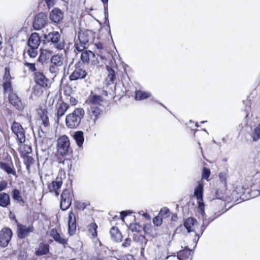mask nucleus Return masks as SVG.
I'll return each instance as SVG.
<instances>
[{
    "mask_svg": "<svg viewBox=\"0 0 260 260\" xmlns=\"http://www.w3.org/2000/svg\"><path fill=\"white\" fill-rule=\"evenodd\" d=\"M131 241V239L129 238H126L122 243V246L123 247H128L130 246Z\"/></svg>",
    "mask_w": 260,
    "mask_h": 260,
    "instance_id": "49",
    "label": "nucleus"
},
{
    "mask_svg": "<svg viewBox=\"0 0 260 260\" xmlns=\"http://www.w3.org/2000/svg\"><path fill=\"white\" fill-rule=\"evenodd\" d=\"M129 228L132 232L139 233L142 231V226L137 223H131Z\"/></svg>",
    "mask_w": 260,
    "mask_h": 260,
    "instance_id": "37",
    "label": "nucleus"
},
{
    "mask_svg": "<svg viewBox=\"0 0 260 260\" xmlns=\"http://www.w3.org/2000/svg\"><path fill=\"white\" fill-rule=\"evenodd\" d=\"M63 57L62 55L55 54L51 56L50 63L49 66V72L53 78L56 77L61 70H65L63 66Z\"/></svg>",
    "mask_w": 260,
    "mask_h": 260,
    "instance_id": "4",
    "label": "nucleus"
},
{
    "mask_svg": "<svg viewBox=\"0 0 260 260\" xmlns=\"http://www.w3.org/2000/svg\"><path fill=\"white\" fill-rule=\"evenodd\" d=\"M85 111L83 108H76L72 113L66 117V125L71 129L77 128L81 124L82 119L84 118Z\"/></svg>",
    "mask_w": 260,
    "mask_h": 260,
    "instance_id": "1",
    "label": "nucleus"
},
{
    "mask_svg": "<svg viewBox=\"0 0 260 260\" xmlns=\"http://www.w3.org/2000/svg\"><path fill=\"white\" fill-rule=\"evenodd\" d=\"M10 218L12 220H13L15 223L17 224V226L18 225V223H19L18 221V220L16 219V216L13 214V215L10 216Z\"/></svg>",
    "mask_w": 260,
    "mask_h": 260,
    "instance_id": "61",
    "label": "nucleus"
},
{
    "mask_svg": "<svg viewBox=\"0 0 260 260\" xmlns=\"http://www.w3.org/2000/svg\"><path fill=\"white\" fill-rule=\"evenodd\" d=\"M70 103H71V104L73 105H75L76 104V100L74 98H71L70 99Z\"/></svg>",
    "mask_w": 260,
    "mask_h": 260,
    "instance_id": "62",
    "label": "nucleus"
},
{
    "mask_svg": "<svg viewBox=\"0 0 260 260\" xmlns=\"http://www.w3.org/2000/svg\"><path fill=\"white\" fill-rule=\"evenodd\" d=\"M43 38L44 43H50L58 50H61L64 48V40L61 39L60 34L57 31H52L47 34H43Z\"/></svg>",
    "mask_w": 260,
    "mask_h": 260,
    "instance_id": "3",
    "label": "nucleus"
},
{
    "mask_svg": "<svg viewBox=\"0 0 260 260\" xmlns=\"http://www.w3.org/2000/svg\"><path fill=\"white\" fill-rule=\"evenodd\" d=\"M87 73L85 70L77 68L70 75L69 79L71 81H76L79 79H85Z\"/></svg>",
    "mask_w": 260,
    "mask_h": 260,
    "instance_id": "17",
    "label": "nucleus"
},
{
    "mask_svg": "<svg viewBox=\"0 0 260 260\" xmlns=\"http://www.w3.org/2000/svg\"><path fill=\"white\" fill-rule=\"evenodd\" d=\"M169 213V209L167 207H164L160 210L159 215L161 217L165 218L168 216Z\"/></svg>",
    "mask_w": 260,
    "mask_h": 260,
    "instance_id": "42",
    "label": "nucleus"
},
{
    "mask_svg": "<svg viewBox=\"0 0 260 260\" xmlns=\"http://www.w3.org/2000/svg\"><path fill=\"white\" fill-rule=\"evenodd\" d=\"M9 101L10 103L17 109L22 110L23 109V106L20 98L14 92H12L9 94Z\"/></svg>",
    "mask_w": 260,
    "mask_h": 260,
    "instance_id": "16",
    "label": "nucleus"
},
{
    "mask_svg": "<svg viewBox=\"0 0 260 260\" xmlns=\"http://www.w3.org/2000/svg\"><path fill=\"white\" fill-rule=\"evenodd\" d=\"M252 138L254 141H256L260 138V123L255 128Z\"/></svg>",
    "mask_w": 260,
    "mask_h": 260,
    "instance_id": "36",
    "label": "nucleus"
},
{
    "mask_svg": "<svg viewBox=\"0 0 260 260\" xmlns=\"http://www.w3.org/2000/svg\"><path fill=\"white\" fill-rule=\"evenodd\" d=\"M210 175V170L209 169L204 167L203 169V172H202V178L206 179V180H208V178L209 177Z\"/></svg>",
    "mask_w": 260,
    "mask_h": 260,
    "instance_id": "43",
    "label": "nucleus"
},
{
    "mask_svg": "<svg viewBox=\"0 0 260 260\" xmlns=\"http://www.w3.org/2000/svg\"><path fill=\"white\" fill-rule=\"evenodd\" d=\"M13 133L16 137L19 144H22L25 142V132L22 125L18 122L14 121L11 126Z\"/></svg>",
    "mask_w": 260,
    "mask_h": 260,
    "instance_id": "5",
    "label": "nucleus"
},
{
    "mask_svg": "<svg viewBox=\"0 0 260 260\" xmlns=\"http://www.w3.org/2000/svg\"><path fill=\"white\" fill-rule=\"evenodd\" d=\"M63 18V13L58 8H54L50 12L49 19L55 23L59 24Z\"/></svg>",
    "mask_w": 260,
    "mask_h": 260,
    "instance_id": "13",
    "label": "nucleus"
},
{
    "mask_svg": "<svg viewBox=\"0 0 260 260\" xmlns=\"http://www.w3.org/2000/svg\"><path fill=\"white\" fill-rule=\"evenodd\" d=\"M41 119L42 121V124L45 127H47L49 125V118L47 115V114L45 113L44 112H43L42 114L41 115Z\"/></svg>",
    "mask_w": 260,
    "mask_h": 260,
    "instance_id": "40",
    "label": "nucleus"
},
{
    "mask_svg": "<svg viewBox=\"0 0 260 260\" xmlns=\"http://www.w3.org/2000/svg\"><path fill=\"white\" fill-rule=\"evenodd\" d=\"M7 162L0 161V168L8 174L15 175L16 172L14 168L13 163L10 156L7 157Z\"/></svg>",
    "mask_w": 260,
    "mask_h": 260,
    "instance_id": "12",
    "label": "nucleus"
},
{
    "mask_svg": "<svg viewBox=\"0 0 260 260\" xmlns=\"http://www.w3.org/2000/svg\"><path fill=\"white\" fill-rule=\"evenodd\" d=\"M34 159L31 156L27 155L24 157V164L27 170L29 169L30 166L34 164Z\"/></svg>",
    "mask_w": 260,
    "mask_h": 260,
    "instance_id": "41",
    "label": "nucleus"
},
{
    "mask_svg": "<svg viewBox=\"0 0 260 260\" xmlns=\"http://www.w3.org/2000/svg\"><path fill=\"white\" fill-rule=\"evenodd\" d=\"M192 253V250L187 246H186L183 250H180L178 252V258L180 260H185L191 255Z\"/></svg>",
    "mask_w": 260,
    "mask_h": 260,
    "instance_id": "29",
    "label": "nucleus"
},
{
    "mask_svg": "<svg viewBox=\"0 0 260 260\" xmlns=\"http://www.w3.org/2000/svg\"><path fill=\"white\" fill-rule=\"evenodd\" d=\"M62 184V181L61 179H57L55 181H53L48 186V189L50 192H53L55 193L56 197H58L59 192L58 189L61 187Z\"/></svg>",
    "mask_w": 260,
    "mask_h": 260,
    "instance_id": "20",
    "label": "nucleus"
},
{
    "mask_svg": "<svg viewBox=\"0 0 260 260\" xmlns=\"http://www.w3.org/2000/svg\"><path fill=\"white\" fill-rule=\"evenodd\" d=\"M8 183L5 180H3L0 182V192L4 190L7 186Z\"/></svg>",
    "mask_w": 260,
    "mask_h": 260,
    "instance_id": "51",
    "label": "nucleus"
},
{
    "mask_svg": "<svg viewBox=\"0 0 260 260\" xmlns=\"http://www.w3.org/2000/svg\"><path fill=\"white\" fill-rule=\"evenodd\" d=\"M35 250V253L37 256L46 255L49 252V245L47 243L42 242Z\"/></svg>",
    "mask_w": 260,
    "mask_h": 260,
    "instance_id": "21",
    "label": "nucleus"
},
{
    "mask_svg": "<svg viewBox=\"0 0 260 260\" xmlns=\"http://www.w3.org/2000/svg\"><path fill=\"white\" fill-rule=\"evenodd\" d=\"M224 211H222L221 213L220 214H217L216 212H215L214 213V217H210L208 219V222H211L212 221H213L215 218H216L217 217H218L220 215H221V214H222L223 213H224Z\"/></svg>",
    "mask_w": 260,
    "mask_h": 260,
    "instance_id": "56",
    "label": "nucleus"
},
{
    "mask_svg": "<svg viewBox=\"0 0 260 260\" xmlns=\"http://www.w3.org/2000/svg\"><path fill=\"white\" fill-rule=\"evenodd\" d=\"M151 100L154 101L156 103L160 104L162 107H164V108H166V107L165 105H164L162 103H161L160 102H159L158 101H157L156 100H155L154 99H151Z\"/></svg>",
    "mask_w": 260,
    "mask_h": 260,
    "instance_id": "63",
    "label": "nucleus"
},
{
    "mask_svg": "<svg viewBox=\"0 0 260 260\" xmlns=\"http://www.w3.org/2000/svg\"><path fill=\"white\" fill-rule=\"evenodd\" d=\"M151 97V94L149 92L141 90H137L135 93V99L136 100H143Z\"/></svg>",
    "mask_w": 260,
    "mask_h": 260,
    "instance_id": "33",
    "label": "nucleus"
},
{
    "mask_svg": "<svg viewBox=\"0 0 260 260\" xmlns=\"http://www.w3.org/2000/svg\"><path fill=\"white\" fill-rule=\"evenodd\" d=\"M219 178L220 179L221 182L223 184L224 186L226 185V178L224 177V176H222L221 174L219 175Z\"/></svg>",
    "mask_w": 260,
    "mask_h": 260,
    "instance_id": "59",
    "label": "nucleus"
},
{
    "mask_svg": "<svg viewBox=\"0 0 260 260\" xmlns=\"http://www.w3.org/2000/svg\"><path fill=\"white\" fill-rule=\"evenodd\" d=\"M194 195L197 198L198 208L200 214L204 217L205 215V205L203 202V185L199 184L194 189Z\"/></svg>",
    "mask_w": 260,
    "mask_h": 260,
    "instance_id": "7",
    "label": "nucleus"
},
{
    "mask_svg": "<svg viewBox=\"0 0 260 260\" xmlns=\"http://www.w3.org/2000/svg\"><path fill=\"white\" fill-rule=\"evenodd\" d=\"M103 101V97L101 95L94 94L90 96L88 98V103L90 107H99L101 106V102Z\"/></svg>",
    "mask_w": 260,
    "mask_h": 260,
    "instance_id": "24",
    "label": "nucleus"
},
{
    "mask_svg": "<svg viewBox=\"0 0 260 260\" xmlns=\"http://www.w3.org/2000/svg\"><path fill=\"white\" fill-rule=\"evenodd\" d=\"M76 228V220L75 215L72 211H70L68 217V231L70 235L74 234Z\"/></svg>",
    "mask_w": 260,
    "mask_h": 260,
    "instance_id": "18",
    "label": "nucleus"
},
{
    "mask_svg": "<svg viewBox=\"0 0 260 260\" xmlns=\"http://www.w3.org/2000/svg\"><path fill=\"white\" fill-rule=\"evenodd\" d=\"M77 206L78 209H82L83 210L85 209L86 207V205H85V203H78L77 204Z\"/></svg>",
    "mask_w": 260,
    "mask_h": 260,
    "instance_id": "57",
    "label": "nucleus"
},
{
    "mask_svg": "<svg viewBox=\"0 0 260 260\" xmlns=\"http://www.w3.org/2000/svg\"><path fill=\"white\" fill-rule=\"evenodd\" d=\"M119 260H135L134 256L130 254H125L120 257Z\"/></svg>",
    "mask_w": 260,
    "mask_h": 260,
    "instance_id": "48",
    "label": "nucleus"
},
{
    "mask_svg": "<svg viewBox=\"0 0 260 260\" xmlns=\"http://www.w3.org/2000/svg\"><path fill=\"white\" fill-rule=\"evenodd\" d=\"M102 114L103 110L99 107H90L88 108V115L94 124L96 123Z\"/></svg>",
    "mask_w": 260,
    "mask_h": 260,
    "instance_id": "15",
    "label": "nucleus"
},
{
    "mask_svg": "<svg viewBox=\"0 0 260 260\" xmlns=\"http://www.w3.org/2000/svg\"><path fill=\"white\" fill-rule=\"evenodd\" d=\"M38 48L28 47L27 50V52L30 57L35 58L38 55Z\"/></svg>",
    "mask_w": 260,
    "mask_h": 260,
    "instance_id": "39",
    "label": "nucleus"
},
{
    "mask_svg": "<svg viewBox=\"0 0 260 260\" xmlns=\"http://www.w3.org/2000/svg\"><path fill=\"white\" fill-rule=\"evenodd\" d=\"M153 222L155 225L158 226L162 224V220L159 216H157L153 218Z\"/></svg>",
    "mask_w": 260,
    "mask_h": 260,
    "instance_id": "46",
    "label": "nucleus"
},
{
    "mask_svg": "<svg viewBox=\"0 0 260 260\" xmlns=\"http://www.w3.org/2000/svg\"><path fill=\"white\" fill-rule=\"evenodd\" d=\"M106 68L108 72V76L106 79L107 85H110L113 84L115 80L116 76L114 70L111 67L106 65Z\"/></svg>",
    "mask_w": 260,
    "mask_h": 260,
    "instance_id": "26",
    "label": "nucleus"
},
{
    "mask_svg": "<svg viewBox=\"0 0 260 260\" xmlns=\"http://www.w3.org/2000/svg\"><path fill=\"white\" fill-rule=\"evenodd\" d=\"M75 49L78 52H82L86 48V44H82V42H79V43L77 41L75 42L74 45Z\"/></svg>",
    "mask_w": 260,
    "mask_h": 260,
    "instance_id": "38",
    "label": "nucleus"
},
{
    "mask_svg": "<svg viewBox=\"0 0 260 260\" xmlns=\"http://www.w3.org/2000/svg\"><path fill=\"white\" fill-rule=\"evenodd\" d=\"M210 222H206V220L204 219L203 221V224L201 226V230L200 233H195V238L193 239V243H195V245L194 246V248L196 247L197 244L198 243V241H199V239L200 237V236L203 234L204 231L207 228V226L209 224Z\"/></svg>",
    "mask_w": 260,
    "mask_h": 260,
    "instance_id": "31",
    "label": "nucleus"
},
{
    "mask_svg": "<svg viewBox=\"0 0 260 260\" xmlns=\"http://www.w3.org/2000/svg\"><path fill=\"white\" fill-rule=\"evenodd\" d=\"M34 79L36 83L43 87H47L49 85V80L44 74L41 72H36L34 74Z\"/></svg>",
    "mask_w": 260,
    "mask_h": 260,
    "instance_id": "14",
    "label": "nucleus"
},
{
    "mask_svg": "<svg viewBox=\"0 0 260 260\" xmlns=\"http://www.w3.org/2000/svg\"><path fill=\"white\" fill-rule=\"evenodd\" d=\"M92 32L89 30L78 32V38L79 42H82L83 44H87L89 41Z\"/></svg>",
    "mask_w": 260,
    "mask_h": 260,
    "instance_id": "23",
    "label": "nucleus"
},
{
    "mask_svg": "<svg viewBox=\"0 0 260 260\" xmlns=\"http://www.w3.org/2000/svg\"><path fill=\"white\" fill-rule=\"evenodd\" d=\"M133 212L131 210H125L122 211L120 212V217L121 219L123 220L125 217L126 216L131 214Z\"/></svg>",
    "mask_w": 260,
    "mask_h": 260,
    "instance_id": "47",
    "label": "nucleus"
},
{
    "mask_svg": "<svg viewBox=\"0 0 260 260\" xmlns=\"http://www.w3.org/2000/svg\"><path fill=\"white\" fill-rule=\"evenodd\" d=\"M69 104L63 102L59 104L57 109V112L55 114L57 123L59 122L60 118L64 115L68 109L69 108Z\"/></svg>",
    "mask_w": 260,
    "mask_h": 260,
    "instance_id": "22",
    "label": "nucleus"
},
{
    "mask_svg": "<svg viewBox=\"0 0 260 260\" xmlns=\"http://www.w3.org/2000/svg\"><path fill=\"white\" fill-rule=\"evenodd\" d=\"M151 225L149 224H145L143 226H142V230H143L145 234H149V228H150Z\"/></svg>",
    "mask_w": 260,
    "mask_h": 260,
    "instance_id": "54",
    "label": "nucleus"
},
{
    "mask_svg": "<svg viewBox=\"0 0 260 260\" xmlns=\"http://www.w3.org/2000/svg\"><path fill=\"white\" fill-rule=\"evenodd\" d=\"M48 22L47 15L44 13L38 14L34 20L33 27L36 30H40L47 24Z\"/></svg>",
    "mask_w": 260,
    "mask_h": 260,
    "instance_id": "10",
    "label": "nucleus"
},
{
    "mask_svg": "<svg viewBox=\"0 0 260 260\" xmlns=\"http://www.w3.org/2000/svg\"><path fill=\"white\" fill-rule=\"evenodd\" d=\"M73 137L77 146L82 147L84 141V133L81 131H76L74 133Z\"/></svg>",
    "mask_w": 260,
    "mask_h": 260,
    "instance_id": "28",
    "label": "nucleus"
},
{
    "mask_svg": "<svg viewBox=\"0 0 260 260\" xmlns=\"http://www.w3.org/2000/svg\"><path fill=\"white\" fill-rule=\"evenodd\" d=\"M250 188L244 189L240 198L243 200H247L256 198L260 195V172H257L253 176Z\"/></svg>",
    "mask_w": 260,
    "mask_h": 260,
    "instance_id": "2",
    "label": "nucleus"
},
{
    "mask_svg": "<svg viewBox=\"0 0 260 260\" xmlns=\"http://www.w3.org/2000/svg\"><path fill=\"white\" fill-rule=\"evenodd\" d=\"M72 193V191L68 189H64L61 193L60 207L62 211L67 210L71 206L73 196Z\"/></svg>",
    "mask_w": 260,
    "mask_h": 260,
    "instance_id": "6",
    "label": "nucleus"
},
{
    "mask_svg": "<svg viewBox=\"0 0 260 260\" xmlns=\"http://www.w3.org/2000/svg\"><path fill=\"white\" fill-rule=\"evenodd\" d=\"M104 4V14L108 13V2H103Z\"/></svg>",
    "mask_w": 260,
    "mask_h": 260,
    "instance_id": "60",
    "label": "nucleus"
},
{
    "mask_svg": "<svg viewBox=\"0 0 260 260\" xmlns=\"http://www.w3.org/2000/svg\"><path fill=\"white\" fill-rule=\"evenodd\" d=\"M48 8L50 9L51 7H53L55 3L57 0H44Z\"/></svg>",
    "mask_w": 260,
    "mask_h": 260,
    "instance_id": "50",
    "label": "nucleus"
},
{
    "mask_svg": "<svg viewBox=\"0 0 260 260\" xmlns=\"http://www.w3.org/2000/svg\"><path fill=\"white\" fill-rule=\"evenodd\" d=\"M143 216L148 219H150V215L147 213H144L143 214Z\"/></svg>",
    "mask_w": 260,
    "mask_h": 260,
    "instance_id": "64",
    "label": "nucleus"
},
{
    "mask_svg": "<svg viewBox=\"0 0 260 260\" xmlns=\"http://www.w3.org/2000/svg\"><path fill=\"white\" fill-rule=\"evenodd\" d=\"M5 77L7 78L10 77V69L9 67L5 68Z\"/></svg>",
    "mask_w": 260,
    "mask_h": 260,
    "instance_id": "58",
    "label": "nucleus"
},
{
    "mask_svg": "<svg viewBox=\"0 0 260 260\" xmlns=\"http://www.w3.org/2000/svg\"><path fill=\"white\" fill-rule=\"evenodd\" d=\"M110 234L111 239L117 242H120L122 240V236L117 227L113 226L110 231Z\"/></svg>",
    "mask_w": 260,
    "mask_h": 260,
    "instance_id": "25",
    "label": "nucleus"
},
{
    "mask_svg": "<svg viewBox=\"0 0 260 260\" xmlns=\"http://www.w3.org/2000/svg\"><path fill=\"white\" fill-rule=\"evenodd\" d=\"M4 91L5 93H11L13 92L12 85L11 82L10 81L4 82L3 84Z\"/></svg>",
    "mask_w": 260,
    "mask_h": 260,
    "instance_id": "35",
    "label": "nucleus"
},
{
    "mask_svg": "<svg viewBox=\"0 0 260 260\" xmlns=\"http://www.w3.org/2000/svg\"><path fill=\"white\" fill-rule=\"evenodd\" d=\"M98 228V226L95 223H92L90 224V230L91 229H93L94 230V233L93 234V236L94 235V234L96 235H97V232H96V229Z\"/></svg>",
    "mask_w": 260,
    "mask_h": 260,
    "instance_id": "55",
    "label": "nucleus"
},
{
    "mask_svg": "<svg viewBox=\"0 0 260 260\" xmlns=\"http://www.w3.org/2000/svg\"><path fill=\"white\" fill-rule=\"evenodd\" d=\"M24 64L25 66L27 67L30 71L35 72L36 71L35 63H30L26 61L24 62Z\"/></svg>",
    "mask_w": 260,
    "mask_h": 260,
    "instance_id": "45",
    "label": "nucleus"
},
{
    "mask_svg": "<svg viewBox=\"0 0 260 260\" xmlns=\"http://www.w3.org/2000/svg\"><path fill=\"white\" fill-rule=\"evenodd\" d=\"M12 235V231L10 228H3L0 231V247H6L10 243Z\"/></svg>",
    "mask_w": 260,
    "mask_h": 260,
    "instance_id": "9",
    "label": "nucleus"
},
{
    "mask_svg": "<svg viewBox=\"0 0 260 260\" xmlns=\"http://www.w3.org/2000/svg\"><path fill=\"white\" fill-rule=\"evenodd\" d=\"M12 196L13 199L15 201H17L18 202H22L23 203L24 202L21 195L20 191L18 189H14V190H13L12 192Z\"/></svg>",
    "mask_w": 260,
    "mask_h": 260,
    "instance_id": "34",
    "label": "nucleus"
},
{
    "mask_svg": "<svg viewBox=\"0 0 260 260\" xmlns=\"http://www.w3.org/2000/svg\"><path fill=\"white\" fill-rule=\"evenodd\" d=\"M17 226V236L19 239H24L27 237L30 233H32L34 230V227L32 224H30L28 226L23 225L20 223H18Z\"/></svg>",
    "mask_w": 260,
    "mask_h": 260,
    "instance_id": "11",
    "label": "nucleus"
},
{
    "mask_svg": "<svg viewBox=\"0 0 260 260\" xmlns=\"http://www.w3.org/2000/svg\"><path fill=\"white\" fill-rule=\"evenodd\" d=\"M55 241L56 242H58V243L61 244L63 245L67 244V241L65 239L61 237L60 236L58 238L57 240H55Z\"/></svg>",
    "mask_w": 260,
    "mask_h": 260,
    "instance_id": "53",
    "label": "nucleus"
},
{
    "mask_svg": "<svg viewBox=\"0 0 260 260\" xmlns=\"http://www.w3.org/2000/svg\"><path fill=\"white\" fill-rule=\"evenodd\" d=\"M40 38L38 33H32L27 41L28 47L38 48L40 44Z\"/></svg>",
    "mask_w": 260,
    "mask_h": 260,
    "instance_id": "19",
    "label": "nucleus"
},
{
    "mask_svg": "<svg viewBox=\"0 0 260 260\" xmlns=\"http://www.w3.org/2000/svg\"><path fill=\"white\" fill-rule=\"evenodd\" d=\"M95 57V54L90 50L82 51L81 54L80 59L84 63H88L91 58Z\"/></svg>",
    "mask_w": 260,
    "mask_h": 260,
    "instance_id": "27",
    "label": "nucleus"
},
{
    "mask_svg": "<svg viewBox=\"0 0 260 260\" xmlns=\"http://www.w3.org/2000/svg\"><path fill=\"white\" fill-rule=\"evenodd\" d=\"M197 222V220L192 217L187 218L184 222V225L188 233L193 232L194 230L192 228Z\"/></svg>",
    "mask_w": 260,
    "mask_h": 260,
    "instance_id": "32",
    "label": "nucleus"
},
{
    "mask_svg": "<svg viewBox=\"0 0 260 260\" xmlns=\"http://www.w3.org/2000/svg\"><path fill=\"white\" fill-rule=\"evenodd\" d=\"M55 241L56 242H58V243L61 244L63 245L67 244V241L65 239L61 237L60 236L58 238L57 240H55Z\"/></svg>",
    "mask_w": 260,
    "mask_h": 260,
    "instance_id": "52",
    "label": "nucleus"
},
{
    "mask_svg": "<svg viewBox=\"0 0 260 260\" xmlns=\"http://www.w3.org/2000/svg\"><path fill=\"white\" fill-rule=\"evenodd\" d=\"M10 204L9 195L5 192L0 193V206L6 208Z\"/></svg>",
    "mask_w": 260,
    "mask_h": 260,
    "instance_id": "30",
    "label": "nucleus"
},
{
    "mask_svg": "<svg viewBox=\"0 0 260 260\" xmlns=\"http://www.w3.org/2000/svg\"><path fill=\"white\" fill-rule=\"evenodd\" d=\"M50 236L54 240H56L58 239V238L60 237V234L57 232V231L55 229H53L50 231Z\"/></svg>",
    "mask_w": 260,
    "mask_h": 260,
    "instance_id": "44",
    "label": "nucleus"
},
{
    "mask_svg": "<svg viewBox=\"0 0 260 260\" xmlns=\"http://www.w3.org/2000/svg\"><path fill=\"white\" fill-rule=\"evenodd\" d=\"M70 149V142L69 138L63 135L58 140L57 150L62 155L67 154Z\"/></svg>",
    "mask_w": 260,
    "mask_h": 260,
    "instance_id": "8",
    "label": "nucleus"
}]
</instances>
